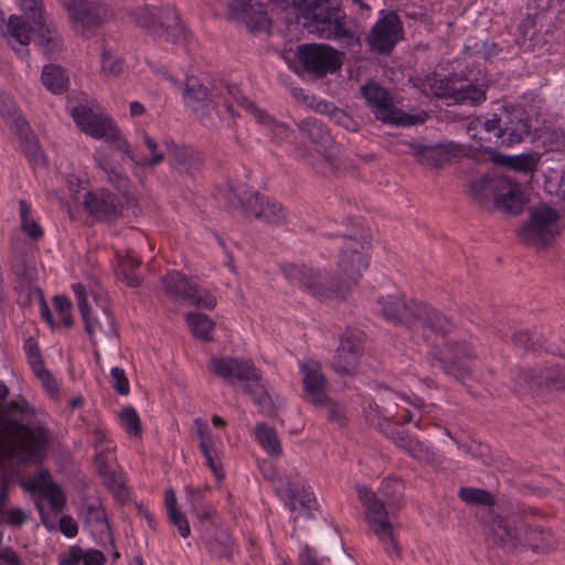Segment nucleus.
I'll use <instances>...</instances> for the list:
<instances>
[{"instance_id":"nucleus-46","label":"nucleus","mask_w":565,"mask_h":565,"mask_svg":"<svg viewBox=\"0 0 565 565\" xmlns=\"http://www.w3.org/2000/svg\"><path fill=\"white\" fill-rule=\"evenodd\" d=\"M409 456L424 465L439 466L443 462V457L434 451L429 445L418 440L415 447L409 452Z\"/></svg>"},{"instance_id":"nucleus-27","label":"nucleus","mask_w":565,"mask_h":565,"mask_svg":"<svg viewBox=\"0 0 565 565\" xmlns=\"http://www.w3.org/2000/svg\"><path fill=\"white\" fill-rule=\"evenodd\" d=\"M15 276V290L20 299L26 303L33 300V295H40L41 289L36 286L38 269L32 256L21 255L13 265Z\"/></svg>"},{"instance_id":"nucleus-63","label":"nucleus","mask_w":565,"mask_h":565,"mask_svg":"<svg viewBox=\"0 0 565 565\" xmlns=\"http://www.w3.org/2000/svg\"><path fill=\"white\" fill-rule=\"evenodd\" d=\"M125 67H130L125 60L116 57L110 52L102 53V71H122Z\"/></svg>"},{"instance_id":"nucleus-43","label":"nucleus","mask_w":565,"mask_h":565,"mask_svg":"<svg viewBox=\"0 0 565 565\" xmlns=\"http://www.w3.org/2000/svg\"><path fill=\"white\" fill-rule=\"evenodd\" d=\"M186 322L192 333L200 339L210 340L214 329V322L203 313L191 312L186 316Z\"/></svg>"},{"instance_id":"nucleus-3","label":"nucleus","mask_w":565,"mask_h":565,"mask_svg":"<svg viewBox=\"0 0 565 565\" xmlns=\"http://www.w3.org/2000/svg\"><path fill=\"white\" fill-rule=\"evenodd\" d=\"M385 319L405 324L415 337L429 340L428 333L445 334L450 331V320L430 306L392 295L377 300Z\"/></svg>"},{"instance_id":"nucleus-26","label":"nucleus","mask_w":565,"mask_h":565,"mask_svg":"<svg viewBox=\"0 0 565 565\" xmlns=\"http://www.w3.org/2000/svg\"><path fill=\"white\" fill-rule=\"evenodd\" d=\"M66 7L76 28L99 25L113 15L110 10L97 0H71Z\"/></svg>"},{"instance_id":"nucleus-22","label":"nucleus","mask_w":565,"mask_h":565,"mask_svg":"<svg viewBox=\"0 0 565 565\" xmlns=\"http://www.w3.org/2000/svg\"><path fill=\"white\" fill-rule=\"evenodd\" d=\"M84 209L98 221H114L120 216L122 205L110 191L99 189L84 195Z\"/></svg>"},{"instance_id":"nucleus-15","label":"nucleus","mask_w":565,"mask_h":565,"mask_svg":"<svg viewBox=\"0 0 565 565\" xmlns=\"http://www.w3.org/2000/svg\"><path fill=\"white\" fill-rule=\"evenodd\" d=\"M39 459L24 460L20 459L18 455L10 461L7 458H0V514L11 527L22 526L29 520V512L22 508L6 507L8 488L17 478L21 463L36 462Z\"/></svg>"},{"instance_id":"nucleus-39","label":"nucleus","mask_w":565,"mask_h":565,"mask_svg":"<svg viewBox=\"0 0 565 565\" xmlns=\"http://www.w3.org/2000/svg\"><path fill=\"white\" fill-rule=\"evenodd\" d=\"M34 34L38 35V28L34 25V22L32 21V24H30L23 17L15 14L9 17L6 30L3 31L4 38L11 45L14 42L25 46Z\"/></svg>"},{"instance_id":"nucleus-7","label":"nucleus","mask_w":565,"mask_h":565,"mask_svg":"<svg viewBox=\"0 0 565 565\" xmlns=\"http://www.w3.org/2000/svg\"><path fill=\"white\" fill-rule=\"evenodd\" d=\"M361 94L375 118L383 124L411 127L423 124L427 118L424 111L409 114L398 109L390 90L375 82L371 81L362 85Z\"/></svg>"},{"instance_id":"nucleus-23","label":"nucleus","mask_w":565,"mask_h":565,"mask_svg":"<svg viewBox=\"0 0 565 565\" xmlns=\"http://www.w3.org/2000/svg\"><path fill=\"white\" fill-rule=\"evenodd\" d=\"M487 84L468 78L448 79L445 87L436 92L438 96L454 99L458 104L476 105L486 100Z\"/></svg>"},{"instance_id":"nucleus-52","label":"nucleus","mask_w":565,"mask_h":565,"mask_svg":"<svg viewBox=\"0 0 565 565\" xmlns=\"http://www.w3.org/2000/svg\"><path fill=\"white\" fill-rule=\"evenodd\" d=\"M111 387L119 395H128L130 392V385L128 377L124 371V369L119 366H114L110 370V379H109Z\"/></svg>"},{"instance_id":"nucleus-60","label":"nucleus","mask_w":565,"mask_h":565,"mask_svg":"<svg viewBox=\"0 0 565 565\" xmlns=\"http://www.w3.org/2000/svg\"><path fill=\"white\" fill-rule=\"evenodd\" d=\"M104 483L108 487L110 491H113L119 499L124 500L126 498V489L124 487L122 479L119 475L110 470L104 477Z\"/></svg>"},{"instance_id":"nucleus-20","label":"nucleus","mask_w":565,"mask_h":565,"mask_svg":"<svg viewBox=\"0 0 565 565\" xmlns=\"http://www.w3.org/2000/svg\"><path fill=\"white\" fill-rule=\"evenodd\" d=\"M237 203L265 223L281 224L288 218V211L280 203L258 193L244 192V196H237Z\"/></svg>"},{"instance_id":"nucleus-47","label":"nucleus","mask_w":565,"mask_h":565,"mask_svg":"<svg viewBox=\"0 0 565 565\" xmlns=\"http://www.w3.org/2000/svg\"><path fill=\"white\" fill-rule=\"evenodd\" d=\"M121 426L130 437L141 435V422L136 409L131 406L124 407L119 413Z\"/></svg>"},{"instance_id":"nucleus-28","label":"nucleus","mask_w":565,"mask_h":565,"mask_svg":"<svg viewBox=\"0 0 565 565\" xmlns=\"http://www.w3.org/2000/svg\"><path fill=\"white\" fill-rule=\"evenodd\" d=\"M299 372L302 376L306 398L310 403L326 401L328 380L321 370V364L313 359L302 360L299 362Z\"/></svg>"},{"instance_id":"nucleus-18","label":"nucleus","mask_w":565,"mask_h":565,"mask_svg":"<svg viewBox=\"0 0 565 565\" xmlns=\"http://www.w3.org/2000/svg\"><path fill=\"white\" fill-rule=\"evenodd\" d=\"M403 39V24L394 12L385 13L371 29L366 42L379 54H388Z\"/></svg>"},{"instance_id":"nucleus-41","label":"nucleus","mask_w":565,"mask_h":565,"mask_svg":"<svg viewBox=\"0 0 565 565\" xmlns=\"http://www.w3.org/2000/svg\"><path fill=\"white\" fill-rule=\"evenodd\" d=\"M94 160L97 167L104 171L108 181L119 191L126 189L128 178L122 173L120 167H114L108 154L102 149H96Z\"/></svg>"},{"instance_id":"nucleus-45","label":"nucleus","mask_w":565,"mask_h":565,"mask_svg":"<svg viewBox=\"0 0 565 565\" xmlns=\"http://www.w3.org/2000/svg\"><path fill=\"white\" fill-rule=\"evenodd\" d=\"M458 495L462 501L475 505H493L495 503L493 495L483 489L460 488Z\"/></svg>"},{"instance_id":"nucleus-30","label":"nucleus","mask_w":565,"mask_h":565,"mask_svg":"<svg viewBox=\"0 0 565 565\" xmlns=\"http://www.w3.org/2000/svg\"><path fill=\"white\" fill-rule=\"evenodd\" d=\"M502 134L501 145L512 146L521 142L530 135L531 125L525 118L523 110L518 107H504L501 114Z\"/></svg>"},{"instance_id":"nucleus-58","label":"nucleus","mask_w":565,"mask_h":565,"mask_svg":"<svg viewBox=\"0 0 565 565\" xmlns=\"http://www.w3.org/2000/svg\"><path fill=\"white\" fill-rule=\"evenodd\" d=\"M393 443L401 449H403L406 454L409 455L412 449L415 447V444L418 443V439L414 436H411L406 431L393 430L388 436Z\"/></svg>"},{"instance_id":"nucleus-14","label":"nucleus","mask_w":565,"mask_h":565,"mask_svg":"<svg viewBox=\"0 0 565 565\" xmlns=\"http://www.w3.org/2000/svg\"><path fill=\"white\" fill-rule=\"evenodd\" d=\"M526 524L520 519L494 520L489 533L490 540L501 548L512 552L519 546H529L533 551L546 550L548 543H536L532 539L525 536Z\"/></svg>"},{"instance_id":"nucleus-9","label":"nucleus","mask_w":565,"mask_h":565,"mask_svg":"<svg viewBox=\"0 0 565 565\" xmlns=\"http://www.w3.org/2000/svg\"><path fill=\"white\" fill-rule=\"evenodd\" d=\"M470 189L479 202H483L489 195H492L494 207L502 212L516 214L522 211L525 203L521 185L508 177L482 178L473 182Z\"/></svg>"},{"instance_id":"nucleus-55","label":"nucleus","mask_w":565,"mask_h":565,"mask_svg":"<svg viewBox=\"0 0 565 565\" xmlns=\"http://www.w3.org/2000/svg\"><path fill=\"white\" fill-rule=\"evenodd\" d=\"M25 17L35 22L40 15H45L41 0H17Z\"/></svg>"},{"instance_id":"nucleus-4","label":"nucleus","mask_w":565,"mask_h":565,"mask_svg":"<svg viewBox=\"0 0 565 565\" xmlns=\"http://www.w3.org/2000/svg\"><path fill=\"white\" fill-rule=\"evenodd\" d=\"M297 21L310 33L326 39H352L353 32L340 14L338 0H294Z\"/></svg>"},{"instance_id":"nucleus-37","label":"nucleus","mask_w":565,"mask_h":565,"mask_svg":"<svg viewBox=\"0 0 565 565\" xmlns=\"http://www.w3.org/2000/svg\"><path fill=\"white\" fill-rule=\"evenodd\" d=\"M303 139L320 150H327L332 143V137L326 125L317 118H306L298 125Z\"/></svg>"},{"instance_id":"nucleus-11","label":"nucleus","mask_w":565,"mask_h":565,"mask_svg":"<svg viewBox=\"0 0 565 565\" xmlns=\"http://www.w3.org/2000/svg\"><path fill=\"white\" fill-rule=\"evenodd\" d=\"M21 487L32 494H38L35 504L41 520L47 529H52L53 525L49 521L50 513L46 511V507L54 514H57L62 512L66 499L62 489L53 482L50 472L42 470L28 481H22Z\"/></svg>"},{"instance_id":"nucleus-50","label":"nucleus","mask_w":565,"mask_h":565,"mask_svg":"<svg viewBox=\"0 0 565 565\" xmlns=\"http://www.w3.org/2000/svg\"><path fill=\"white\" fill-rule=\"evenodd\" d=\"M403 490V483L397 478H386L381 482L379 490L375 492L387 501V503L393 504L394 501L399 497Z\"/></svg>"},{"instance_id":"nucleus-6","label":"nucleus","mask_w":565,"mask_h":565,"mask_svg":"<svg viewBox=\"0 0 565 565\" xmlns=\"http://www.w3.org/2000/svg\"><path fill=\"white\" fill-rule=\"evenodd\" d=\"M381 402H387L382 407L381 416L391 419L394 424L403 425L414 423L415 427L422 429L420 422L426 417L437 418L438 408L434 404H425L418 396H408L404 393H396L391 390H383L379 393Z\"/></svg>"},{"instance_id":"nucleus-17","label":"nucleus","mask_w":565,"mask_h":565,"mask_svg":"<svg viewBox=\"0 0 565 565\" xmlns=\"http://www.w3.org/2000/svg\"><path fill=\"white\" fill-rule=\"evenodd\" d=\"M162 285L167 295L196 307L213 309L216 305L215 297L209 290L200 288L178 271L168 273L162 278Z\"/></svg>"},{"instance_id":"nucleus-62","label":"nucleus","mask_w":565,"mask_h":565,"mask_svg":"<svg viewBox=\"0 0 565 565\" xmlns=\"http://www.w3.org/2000/svg\"><path fill=\"white\" fill-rule=\"evenodd\" d=\"M169 521L178 529L179 534L186 539L191 534V529L185 515L180 511H172L168 513Z\"/></svg>"},{"instance_id":"nucleus-25","label":"nucleus","mask_w":565,"mask_h":565,"mask_svg":"<svg viewBox=\"0 0 565 565\" xmlns=\"http://www.w3.org/2000/svg\"><path fill=\"white\" fill-rule=\"evenodd\" d=\"M362 340L359 332L347 331L340 340V345L332 360V366L338 373L352 374L356 371L362 354Z\"/></svg>"},{"instance_id":"nucleus-29","label":"nucleus","mask_w":565,"mask_h":565,"mask_svg":"<svg viewBox=\"0 0 565 565\" xmlns=\"http://www.w3.org/2000/svg\"><path fill=\"white\" fill-rule=\"evenodd\" d=\"M542 386H553L557 390L565 388V367L552 366L540 373L520 371L514 383V390L519 392L533 391Z\"/></svg>"},{"instance_id":"nucleus-33","label":"nucleus","mask_w":565,"mask_h":565,"mask_svg":"<svg viewBox=\"0 0 565 565\" xmlns=\"http://www.w3.org/2000/svg\"><path fill=\"white\" fill-rule=\"evenodd\" d=\"M231 11L252 31L267 30L270 25L267 12L259 3H253L252 0H233Z\"/></svg>"},{"instance_id":"nucleus-1","label":"nucleus","mask_w":565,"mask_h":565,"mask_svg":"<svg viewBox=\"0 0 565 565\" xmlns=\"http://www.w3.org/2000/svg\"><path fill=\"white\" fill-rule=\"evenodd\" d=\"M367 244L355 238H345L338 259L337 277H323L319 271L305 265L287 264L281 270L284 276L294 285L326 300L342 298L356 284L362 271L369 266L366 255Z\"/></svg>"},{"instance_id":"nucleus-35","label":"nucleus","mask_w":565,"mask_h":565,"mask_svg":"<svg viewBox=\"0 0 565 565\" xmlns=\"http://www.w3.org/2000/svg\"><path fill=\"white\" fill-rule=\"evenodd\" d=\"M34 25L38 28V45L49 58L56 56L63 49V40L56 25L45 15H40Z\"/></svg>"},{"instance_id":"nucleus-32","label":"nucleus","mask_w":565,"mask_h":565,"mask_svg":"<svg viewBox=\"0 0 565 565\" xmlns=\"http://www.w3.org/2000/svg\"><path fill=\"white\" fill-rule=\"evenodd\" d=\"M412 150L420 163L430 167L441 166L450 158L458 157L461 153L460 146L452 141L434 146L415 145Z\"/></svg>"},{"instance_id":"nucleus-56","label":"nucleus","mask_w":565,"mask_h":565,"mask_svg":"<svg viewBox=\"0 0 565 565\" xmlns=\"http://www.w3.org/2000/svg\"><path fill=\"white\" fill-rule=\"evenodd\" d=\"M260 381L262 377L257 381H245L246 385L244 386V391L249 394L257 404H263L268 398L265 385Z\"/></svg>"},{"instance_id":"nucleus-10","label":"nucleus","mask_w":565,"mask_h":565,"mask_svg":"<svg viewBox=\"0 0 565 565\" xmlns=\"http://www.w3.org/2000/svg\"><path fill=\"white\" fill-rule=\"evenodd\" d=\"M264 476L274 482L277 495L285 505L297 516L311 519L312 511L318 503L311 488L300 482L299 476L296 479L287 476H278L271 466L264 469Z\"/></svg>"},{"instance_id":"nucleus-44","label":"nucleus","mask_w":565,"mask_h":565,"mask_svg":"<svg viewBox=\"0 0 565 565\" xmlns=\"http://www.w3.org/2000/svg\"><path fill=\"white\" fill-rule=\"evenodd\" d=\"M142 142L149 152V156H138L137 167H156L164 160V153L159 150L156 140L147 132L141 134Z\"/></svg>"},{"instance_id":"nucleus-64","label":"nucleus","mask_w":565,"mask_h":565,"mask_svg":"<svg viewBox=\"0 0 565 565\" xmlns=\"http://www.w3.org/2000/svg\"><path fill=\"white\" fill-rule=\"evenodd\" d=\"M84 550L78 546L71 547L58 557L60 565H83Z\"/></svg>"},{"instance_id":"nucleus-2","label":"nucleus","mask_w":565,"mask_h":565,"mask_svg":"<svg viewBox=\"0 0 565 565\" xmlns=\"http://www.w3.org/2000/svg\"><path fill=\"white\" fill-rule=\"evenodd\" d=\"M9 394L7 385L0 382V403ZM46 444V433L42 427H29L19 423L6 405L0 404V458L12 460L41 458Z\"/></svg>"},{"instance_id":"nucleus-54","label":"nucleus","mask_w":565,"mask_h":565,"mask_svg":"<svg viewBox=\"0 0 565 565\" xmlns=\"http://www.w3.org/2000/svg\"><path fill=\"white\" fill-rule=\"evenodd\" d=\"M73 291L76 297L78 309L82 316V319L84 321V324H86L87 329L90 331L93 326L89 322V307L86 299V291L85 287L82 284H75L73 285Z\"/></svg>"},{"instance_id":"nucleus-38","label":"nucleus","mask_w":565,"mask_h":565,"mask_svg":"<svg viewBox=\"0 0 565 565\" xmlns=\"http://www.w3.org/2000/svg\"><path fill=\"white\" fill-rule=\"evenodd\" d=\"M503 126L501 121V115L493 114L492 118L482 120L477 118L472 120L468 126V135L471 138H477L481 142H491L492 136L495 138V143L501 145L502 134L499 131ZM482 147L483 145L480 143Z\"/></svg>"},{"instance_id":"nucleus-48","label":"nucleus","mask_w":565,"mask_h":565,"mask_svg":"<svg viewBox=\"0 0 565 565\" xmlns=\"http://www.w3.org/2000/svg\"><path fill=\"white\" fill-rule=\"evenodd\" d=\"M0 114L6 121V124L10 127L11 130L15 132V121L18 118H24L12 100L10 96L0 95Z\"/></svg>"},{"instance_id":"nucleus-59","label":"nucleus","mask_w":565,"mask_h":565,"mask_svg":"<svg viewBox=\"0 0 565 565\" xmlns=\"http://www.w3.org/2000/svg\"><path fill=\"white\" fill-rule=\"evenodd\" d=\"M525 536L532 539L536 543H548L550 546L546 550L536 551L537 553L550 552L555 546V541L553 534L550 531L541 530V529H526Z\"/></svg>"},{"instance_id":"nucleus-61","label":"nucleus","mask_w":565,"mask_h":565,"mask_svg":"<svg viewBox=\"0 0 565 565\" xmlns=\"http://www.w3.org/2000/svg\"><path fill=\"white\" fill-rule=\"evenodd\" d=\"M24 351L32 370L43 365L38 342L33 338H29L25 340Z\"/></svg>"},{"instance_id":"nucleus-12","label":"nucleus","mask_w":565,"mask_h":565,"mask_svg":"<svg viewBox=\"0 0 565 565\" xmlns=\"http://www.w3.org/2000/svg\"><path fill=\"white\" fill-rule=\"evenodd\" d=\"M558 234V214L546 205L530 210L529 221L519 230L520 239L527 245L545 247Z\"/></svg>"},{"instance_id":"nucleus-34","label":"nucleus","mask_w":565,"mask_h":565,"mask_svg":"<svg viewBox=\"0 0 565 565\" xmlns=\"http://www.w3.org/2000/svg\"><path fill=\"white\" fill-rule=\"evenodd\" d=\"M184 105L198 117L203 118L213 107V102L206 87L196 82L193 77H188L183 89Z\"/></svg>"},{"instance_id":"nucleus-36","label":"nucleus","mask_w":565,"mask_h":565,"mask_svg":"<svg viewBox=\"0 0 565 565\" xmlns=\"http://www.w3.org/2000/svg\"><path fill=\"white\" fill-rule=\"evenodd\" d=\"M15 135L30 163L34 168H43L46 164V158L25 118L17 119Z\"/></svg>"},{"instance_id":"nucleus-31","label":"nucleus","mask_w":565,"mask_h":565,"mask_svg":"<svg viewBox=\"0 0 565 565\" xmlns=\"http://www.w3.org/2000/svg\"><path fill=\"white\" fill-rule=\"evenodd\" d=\"M280 83L286 86L295 100L308 108L315 109L321 114L330 115L339 124H344L347 120H351L350 117L341 109H339L333 103L318 99L316 96L310 95L301 87H297L290 82L287 76H280Z\"/></svg>"},{"instance_id":"nucleus-53","label":"nucleus","mask_w":565,"mask_h":565,"mask_svg":"<svg viewBox=\"0 0 565 565\" xmlns=\"http://www.w3.org/2000/svg\"><path fill=\"white\" fill-rule=\"evenodd\" d=\"M92 445L95 449V454H105L113 450V441L108 438L107 431L102 426H97L93 430Z\"/></svg>"},{"instance_id":"nucleus-51","label":"nucleus","mask_w":565,"mask_h":565,"mask_svg":"<svg viewBox=\"0 0 565 565\" xmlns=\"http://www.w3.org/2000/svg\"><path fill=\"white\" fill-rule=\"evenodd\" d=\"M41 82L53 94L66 92L70 85V79L65 73H42Z\"/></svg>"},{"instance_id":"nucleus-16","label":"nucleus","mask_w":565,"mask_h":565,"mask_svg":"<svg viewBox=\"0 0 565 565\" xmlns=\"http://www.w3.org/2000/svg\"><path fill=\"white\" fill-rule=\"evenodd\" d=\"M429 353L434 366L440 367L445 373L459 381L469 377L475 365L471 350L466 343H447L445 349Z\"/></svg>"},{"instance_id":"nucleus-19","label":"nucleus","mask_w":565,"mask_h":565,"mask_svg":"<svg viewBox=\"0 0 565 565\" xmlns=\"http://www.w3.org/2000/svg\"><path fill=\"white\" fill-rule=\"evenodd\" d=\"M296 56L303 71H339L342 66V54L327 44L299 45Z\"/></svg>"},{"instance_id":"nucleus-57","label":"nucleus","mask_w":565,"mask_h":565,"mask_svg":"<svg viewBox=\"0 0 565 565\" xmlns=\"http://www.w3.org/2000/svg\"><path fill=\"white\" fill-rule=\"evenodd\" d=\"M54 306H55V309H56L62 322L66 327H71L73 324V319L70 313L72 303L68 300V298L63 295L55 296L54 297Z\"/></svg>"},{"instance_id":"nucleus-5","label":"nucleus","mask_w":565,"mask_h":565,"mask_svg":"<svg viewBox=\"0 0 565 565\" xmlns=\"http://www.w3.org/2000/svg\"><path fill=\"white\" fill-rule=\"evenodd\" d=\"M359 500L364 509V518L369 531L376 536L388 556H399L395 527L387 508L392 504L384 501L365 486H358Z\"/></svg>"},{"instance_id":"nucleus-24","label":"nucleus","mask_w":565,"mask_h":565,"mask_svg":"<svg viewBox=\"0 0 565 565\" xmlns=\"http://www.w3.org/2000/svg\"><path fill=\"white\" fill-rule=\"evenodd\" d=\"M196 433L200 440V449L205 458V463L220 481L224 478L223 449L218 436L213 435L207 425L200 418L194 419Z\"/></svg>"},{"instance_id":"nucleus-8","label":"nucleus","mask_w":565,"mask_h":565,"mask_svg":"<svg viewBox=\"0 0 565 565\" xmlns=\"http://www.w3.org/2000/svg\"><path fill=\"white\" fill-rule=\"evenodd\" d=\"M67 110L75 124L86 135L105 141H113L119 136V128L107 117L99 106L81 94L79 99L68 98Z\"/></svg>"},{"instance_id":"nucleus-40","label":"nucleus","mask_w":565,"mask_h":565,"mask_svg":"<svg viewBox=\"0 0 565 565\" xmlns=\"http://www.w3.org/2000/svg\"><path fill=\"white\" fill-rule=\"evenodd\" d=\"M250 114L264 127L265 132L275 141L280 142L289 137V128L284 122L276 120L265 110L258 108L254 103L247 104Z\"/></svg>"},{"instance_id":"nucleus-49","label":"nucleus","mask_w":565,"mask_h":565,"mask_svg":"<svg viewBox=\"0 0 565 565\" xmlns=\"http://www.w3.org/2000/svg\"><path fill=\"white\" fill-rule=\"evenodd\" d=\"M505 166L521 171V172H533L536 169L537 160L531 154L521 156H507L501 160Z\"/></svg>"},{"instance_id":"nucleus-21","label":"nucleus","mask_w":565,"mask_h":565,"mask_svg":"<svg viewBox=\"0 0 565 565\" xmlns=\"http://www.w3.org/2000/svg\"><path fill=\"white\" fill-rule=\"evenodd\" d=\"M209 369L228 383L234 381H257L260 379V372L252 361L237 358L213 356L210 360Z\"/></svg>"},{"instance_id":"nucleus-42","label":"nucleus","mask_w":565,"mask_h":565,"mask_svg":"<svg viewBox=\"0 0 565 565\" xmlns=\"http://www.w3.org/2000/svg\"><path fill=\"white\" fill-rule=\"evenodd\" d=\"M256 439L259 445L273 456L281 454V446L276 431L267 424H258L256 426Z\"/></svg>"},{"instance_id":"nucleus-13","label":"nucleus","mask_w":565,"mask_h":565,"mask_svg":"<svg viewBox=\"0 0 565 565\" xmlns=\"http://www.w3.org/2000/svg\"><path fill=\"white\" fill-rule=\"evenodd\" d=\"M135 22L154 34H166L173 43H183L188 40V33L180 23L178 13L172 8L154 9L139 8L134 12Z\"/></svg>"}]
</instances>
